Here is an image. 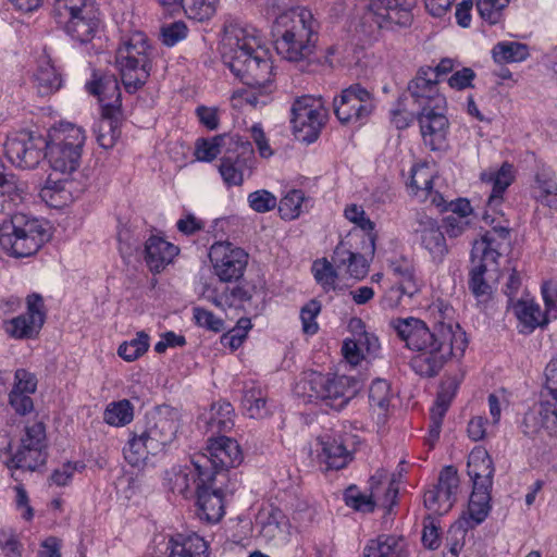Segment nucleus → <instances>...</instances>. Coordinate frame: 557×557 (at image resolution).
<instances>
[{
  "label": "nucleus",
  "instance_id": "f257e3e1",
  "mask_svg": "<svg viewBox=\"0 0 557 557\" xmlns=\"http://www.w3.org/2000/svg\"><path fill=\"white\" fill-rule=\"evenodd\" d=\"M222 59L231 72L251 89L246 101L253 107L265 104L272 92V62L260 32L236 20L226 21Z\"/></svg>",
  "mask_w": 557,
  "mask_h": 557
},
{
  "label": "nucleus",
  "instance_id": "f03ea898",
  "mask_svg": "<svg viewBox=\"0 0 557 557\" xmlns=\"http://www.w3.org/2000/svg\"><path fill=\"white\" fill-rule=\"evenodd\" d=\"M392 326L406 347L418 351L410 366L424 377L435 376L451 357H461L468 342L459 325L440 323L431 330L417 318L396 319Z\"/></svg>",
  "mask_w": 557,
  "mask_h": 557
},
{
  "label": "nucleus",
  "instance_id": "7ed1b4c3",
  "mask_svg": "<svg viewBox=\"0 0 557 557\" xmlns=\"http://www.w3.org/2000/svg\"><path fill=\"white\" fill-rule=\"evenodd\" d=\"M273 32L275 50L284 60L301 70H307L318 60L320 23L309 9L298 7L280 14Z\"/></svg>",
  "mask_w": 557,
  "mask_h": 557
},
{
  "label": "nucleus",
  "instance_id": "20e7f679",
  "mask_svg": "<svg viewBox=\"0 0 557 557\" xmlns=\"http://www.w3.org/2000/svg\"><path fill=\"white\" fill-rule=\"evenodd\" d=\"M152 57L153 49L141 32L133 33L116 49L115 63L128 94L136 92L147 83L152 69Z\"/></svg>",
  "mask_w": 557,
  "mask_h": 557
},
{
  "label": "nucleus",
  "instance_id": "39448f33",
  "mask_svg": "<svg viewBox=\"0 0 557 557\" xmlns=\"http://www.w3.org/2000/svg\"><path fill=\"white\" fill-rule=\"evenodd\" d=\"M49 238L45 224L25 213H14L0 224V246L15 258L36 253Z\"/></svg>",
  "mask_w": 557,
  "mask_h": 557
},
{
  "label": "nucleus",
  "instance_id": "423d86ee",
  "mask_svg": "<svg viewBox=\"0 0 557 557\" xmlns=\"http://www.w3.org/2000/svg\"><path fill=\"white\" fill-rule=\"evenodd\" d=\"M298 387L310 399L321 400L325 406L337 411L345 408L356 393L351 377L323 374L317 371L305 372Z\"/></svg>",
  "mask_w": 557,
  "mask_h": 557
},
{
  "label": "nucleus",
  "instance_id": "0eeeda50",
  "mask_svg": "<svg viewBox=\"0 0 557 557\" xmlns=\"http://www.w3.org/2000/svg\"><path fill=\"white\" fill-rule=\"evenodd\" d=\"M375 240L376 235H368L362 236V243H360L356 234H348L333 251L332 261L336 269L352 278H363L375 252Z\"/></svg>",
  "mask_w": 557,
  "mask_h": 557
},
{
  "label": "nucleus",
  "instance_id": "6e6552de",
  "mask_svg": "<svg viewBox=\"0 0 557 557\" xmlns=\"http://www.w3.org/2000/svg\"><path fill=\"white\" fill-rule=\"evenodd\" d=\"M243 454L238 443L230 437L221 436L211 440L207 453L196 455L193 463L200 470L201 479L215 481L220 472L238 466Z\"/></svg>",
  "mask_w": 557,
  "mask_h": 557
},
{
  "label": "nucleus",
  "instance_id": "1a4fd4ad",
  "mask_svg": "<svg viewBox=\"0 0 557 557\" xmlns=\"http://www.w3.org/2000/svg\"><path fill=\"white\" fill-rule=\"evenodd\" d=\"M46 425L41 420H28L21 436V444L11 458L12 467L35 471L47 460Z\"/></svg>",
  "mask_w": 557,
  "mask_h": 557
},
{
  "label": "nucleus",
  "instance_id": "9d476101",
  "mask_svg": "<svg viewBox=\"0 0 557 557\" xmlns=\"http://www.w3.org/2000/svg\"><path fill=\"white\" fill-rule=\"evenodd\" d=\"M290 123L298 139L313 143L326 121V110L322 98L304 96L292 106Z\"/></svg>",
  "mask_w": 557,
  "mask_h": 557
},
{
  "label": "nucleus",
  "instance_id": "9b49d317",
  "mask_svg": "<svg viewBox=\"0 0 557 557\" xmlns=\"http://www.w3.org/2000/svg\"><path fill=\"white\" fill-rule=\"evenodd\" d=\"M213 273L221 283H237L249 261L247 251L231 242H215L209 250Z\"/></svg>",
  "mask_w": 557,
  "mask_h": 557
},
{
  "label": "nucleus",
  "instance_id": "f8f14e48",
  "mask_svg": "<svg viewBox=\"0 0 557 557\" xmlns=\"http://www.w3.org/2000/svg\"><path fill=\"white\" fill-rule=\"evenodd\" d=\"M47 141L32 132L21 131L8 136L4 153L9 161L18 169H35L45 158Z\"/></svg>",
  "mask_w": 557,
  "mask_h": 557
},
{
  "label": "nucleus",
  "instance_id": "ddd939ff",
  "mask_svg": "<svg viewBox=\"0 0 557 557\" xmlns=\"http://www.w3.org/2000/svg\"><path fill=\"white\" fill-rule=\"evenodd\" d=\"M333 108L342 124L363 122L374 109V98L360 84H354L334 98Z\"/></svg>",
  "mask_w": 557,
  "mask_h": 557
},
{
  "label": "nucleus",
  "instance_id": "4468645a",
  "mask_svg": "<svg viewBox=\"0 0 557 557\" xmlns=\"http://www.w3.org/2000/svg\"><path fill=\"white\" fill-rule=\"evenodd\" d=\"M27 311L4 322V332L15 339L36 338L45 323L44 299L32 294L26 299Z\"/></svg>",
  "mask_w": 557,
  "mask_h": 557
},
{
  "label": "nucleus",
  "instance_id": "2eb2a0df",
  "mask_svg": "<svg viewBox=\"0 0 557 557\" xmlns=\"http://www.w3.org/2000/svg\"><path fill=\"white\" fill-rule=\"evenodd\" d=\"M235 147L228 148L221 158L219 172L228 187L240 186L244 183L245 171L253 162V149L249 140L237 137Z\"/></svg>",
  "mask_w": 557,
  "mask_h": 557
},
{
  "label": "nucleus",
  "instance_id": "dca6fc26",
  "mask_svg": "<svg viewBox=\"0 0 557 557\" xmlns=\"http://www.w3.org/2000/svg\"><path fill=\"white\" fill-rule=\"evenodd\" d=\"M459 487V476L454 466H446L438 475L437 484L425 492L424 506L437 515L448 512L455 500Z\"/></svg>",
  "mask_w": 557,
  "mask_h": 557
},
{
  "label": "nucleus",
  "instance_id": "f3484780",
  "mask_svg": "<svg viewBox=\"0 0 557 557\" xmlns=\"http://www.w3.org/2000/svg\"><path fill=\"white\" fill-rule=\"evenodd\" d=\"M414 5L416 0H367L364 9L366 16H371L379 27L384 22L407 26L411 23Z\"/></svg>",
  "mask_w": 557,
  "mask_h": 557
},
{
  "label": "nucleus",
  "instance_id": "a211bd4d",
  "mask_svg": "<svg viewBox=\"0 0 557 557\" xmlns=\"http://www.w3.org/2000/svg\"><path fill=\"white\" fill-rule=\"evenodd\" d=\"M177 429L178 423L173 414L157 411L148 416L146 428L141 432L152 456L163 451L174 441Z\"/></svg>",
  "mask_w": 557,
  "mask_h": 557
},
{
  "label": "nucleus",
  "instance_id": "6ab92c4d",
  "mask_svg": "<svg viewBox=\"0 0 557 557\" xmlns=\"http://www.w3.org/2000/svg\"><path fill=\"white\" fill-rule=\"evenodd\" d=\"M437 107H423L418 114L420 132L423 143L433 151L443 150L449 129L448 119L435 111Z\"/></svg>",
  "mask_w": 557,
  "mask_h": 557
},
{
  "label": "nucleus",
  "instance_id": "aec40b11",
  "mask_svg": "<svg viewBox=\"0 0 557 557\" xmlns=\"http://www.w3.org/2000/svg\"><path fill=\"white\" fill-rule=\"evenodd\" d=\"M318 446L317 460L323 471L341 470L352 460V453L342 435H322Z\"/></svg>",
  "mask_w": 557,
  "mask_h": 557
},
{
  "label": "nucleus",
  "instance_id": "412c9836",
  "mask_svg": "<svg viewBox=\"0 0 557 557\" xmlns=\"http://www.w3.org/2000/svg\"><path fill=\"white\" fill-rule=\"evenodd\" d=\"M438 79L431 66H422L418 70L417 75L408 84V92L414 102L423 109V107H440L445 102L444 97L438 92Z\"/></svg>",
  "mask_w": 557,
  "mask_h": 557
},
{
  "label": "nucleus",
  "instance_id": "4be33fe9",
  "mask_svg": "<svg viewBox=\"0 0 557 557\" xmlns=\"http://www.w3.org/2000/svg\"><path fill=\"white\" fill-rule=\"evenodd\" d=\"M200 296L223 310L226 308L244 309L252 297L250 290L243 285L218 286L211 283L202 285Z\"/></svg>",
  "mask_w": 557,
  "mask_h": 557
},
{
  "label": "nucleus",
  "instance_id": "5701e85b",
  "mask_svg": "<svg viewBox=\"0 0 557 557\" xmlns=\"http://www.w3.org/2000/svg\"><path fill=\"white\" fill-rule=\"evenodd\" d=\"M64 9L70 13L67 29L72 37L81 42L91 40L99 26V20L96 17L92 7H88L84 1V4L65 3Z\"/></svg>",
  "mask_w": 557,
  "mask_h": 557
},
{
  "label": "nucleus",
  "instance_id": "b1692460",
  "mask_svg": "<svg viewBox=\"0 0 557 557\" xmlns=\"http://www.w3.org/2000/svg\"><path fill=\"white\" fill-rule=\"evenodd\" d=\"M89 94L96 96L101 103V111L122 112L121 90L113 74H92V79L86 84Z\"/></svg>",
  "mask_w": 557,
  "mask_h": 557
},
{
  "label": "nucleus",
  "instance_id": "393cba45",
  "mask_svg": "<svg viewBox=\"0 0 557 557\" xmlns=\"http://www.w3.org/2000/svg\"><path fill=\"white\" fill-rule=\"evenodd\" d=\"M196 498L197 515L200 520L216 523L223 518L225 513L224 492L214 485V481L203 486L200 484Z\"/></svg>",
  "mask_w": 557,
  "mask_h": 557
},
{
  "label": "nucleus",
  "instance_id": "a878e982",
  "mask_svg": "<svg viewBox=\"0 0 557 557\" xmlns=\"http://www.w3.org/2000/svg\"><path fill=\"white\" fill-rule=\"evenodd\" d=\"M509 240L508 226L496 225L486 231L480 240L474 242L472 248V260L476 258L496 263L497 259L502 256L500 248Z\"/></svg>",
  "mask_w": 557,
  "mask_h": 557
},
{
  "label": "nucleus",
  "instance_id": "bb28decb",
  "mask_svg": "<svg viewBox=\"0 0 557 557\" xmlns=\"http://www.w3.org/2000/svg\"><path fill=\"white\" fill-rule=\"evenodd\" d=\"M481 180L491 186V193L487 199V210L498 212L503 203V194L513 181V166L504 163L498 170H490L481 174Z\"/></svg>",
  "mask_w": 557,
  "mask_h": 557
},
{
  "label": "nucleus",
  "instance_id": "cd10ccee",
  "mask_svg": "<svg viewBox=\"0 0 557 557\" xmlns=\"http://www.w3.org/2000/svg\"><path fill=\"white\" fill-rule=\"evenodd\" d=\"M145 261L150 271L159 273L178 253V248L159 236H150L145 244Z\"/></svg>",
  "mask_w": 557,
  "mask_h": 557
},
{
  "label": "nucleus",
  "instance_id": "c85d7f7f",
  "mask_svg": "<svg viewBox=\"0 0 557 557\" xmlns=\"http://www.w3.org/2000/svg\"><path fill=\"white\" fill-rule=\"evenodd\" d=\"M208 543L199 535L177 533L170 537L168 557H208Z\"/></svg>",
  "mask_w": 557,
  "mask_h": 557
},
{
  "label": "nucleus",
  "instance_id": "c756f323",
  "mask_svg": "<svg viewBox=\"0 0 557 557\" xmlns=\"http://www.w3.org/2000/svg\"><path fill=\"white\" fill-rule=\"evenodd\" d=\"M393 272L398 278V286L392 287L387 293L386 300L389 301V307L398 306L401 296L413 297L420 292L421 287L420 281L408 263L394 265Z\"/></svg>",
  "mask_w": 557,
  "mask_h": 557
},
{
  "label": "nucleus",
  "instance_id": "7c9ffc66",
  "mask_svg": "<svg viewBox=\"0 0 557 557\" xmlns=\"http://www.w3.org/2000/svg\"><path fill=\"white\" fill-rule=\"evenodd\" d=\"M363 554L364 557H408L409 552L403 536L381 534L368 542Z\"/></svg>",
  "mask_w": 557,
  "mask_h": 557
},
{
  "label": "nucleus",
  "instance_id": "2f4dec72",
  "mask_svg": "<svg viewBox=\"0 0 557 557\" xmlns=\"http://www.w3.org/2000/svg\"><path fill=\"white\" fill-rule=\"evenodd\" d=\"M386 480V473L383 470L376 471L370 479V495L361 493L356 486H349L345 492V503L348 507L361 511L372 512L375 508V499L379 496V485Z\"/></svg>",
  "mask_w": 557,
  "mask_h": 557
},
{
  "label": "nucleus",
  "instance_id": "473e14b6",
  "mask_svg": "<svg viewBox=\"0 0 557 557\" xmlns=\"http://www.w3.org/2000/svg\"><path fill=\"white\" fill-rule=\"evenodd\" d=\"M494 471L493 460L486 450L476 449L470 454L468 474L473 481L474 488H492Z\"/></svg>",
  "mask_w": 557,
  "mask_h": 557
},
{
  "label": "nucleus",
  "instance_id": "72a5a7b5",
  "mask_svg": "<svg viewBox=\"0 0 557 557\" xmlns=\"http://www.w3.org/2000/svg\"><path fill=\"white\" fill-rule=\"evenodd\" d=\"M45 157L48 158L49 163L53 171L63 174L73 173L81 162L82 154L69 147L54 141L47 143Z\"/></svg>",
  "mask_w": 557,
  "mask_h": 557
},
{
  "label": "nucleus",
  "instance_id": "f704fd0d",
  "mask_svg": "<svg viewBox=\"0 0 557 557\" xmlns=\"http://www.w3.org/2000/svg\"><path fill=\"white\" fill-rule=\"evenodd\" d=\"M530 422H533V428L525 430L527 434H533L544 429L549 435H557V400H545L541 403L536 413H527L524 416L527 428Z\"/></svg>",
  "mask_w": 557,
  "mask_h": 557
},
{
  "label": "nucleus",
  "instance_id": "c9c22d12",
  "mask_svg": "<svg viewBox=\"0 0 557 557\" xmlns=\"http://www.w3.org/2000/svg\"><path fill=\"white\" fill-rule=\"evenodd\" d=\"M242 406L245 413L252 419H262L270 413L267 393L256 382H247L243 389Z\"/></svg>",
  "mask_w": 557,
  "mask_h": 557
},
{
  "label": "nucleus",
  "instance_id": "e433bc0d",
  "mask_svg": "<svg viewBox=\"0 0 557 557\" xmlns=\"http://www.w3.org/2000/svg\"><path fill=\"white\" fill-rule=\"evenodd\" d=\"M191 465V468L185 467L180 469L169 480L172 492L183 495L185 498H188L194 493L197 494L198 486H200V484L203 486L212 481L201 479L202 475H200V470L197 469L193 462Z\"/></svg>",
  "mask_w": 557,
  "mask_h": 557
},
{
  "label": "nucleus",
  "instance_id": "4c0bfd02",
  "mask_svg": "<svg viewBox=\"0 0 557 557\" xmlns=\"http://www.w3.org/2000/svg\"><path fill=\"white\" fill-rule=\"evenodd\" d=\"M122 112L101 111V119L95 128L96 138L103 149L112 148L121 135Z\"/></svg>",
  "mask_w": 557,
  "mask_h": 557
},
{
  "label": "nucleus",
  "instance_id": "58836bf2",
  "mask_svg": "<svg viewBox=\"0 0 557 557\" xmlns=\"http://www.w3.org/2000/svg\"><path fill=\"white\" fill-rule=\"evenodd\" d=\"M34 86L40 96H48L61 87V77L47 57L38 61L34 73Z\"/></svg>",
  "mask_w": 557,
  "mask_h": 557
},
{
  "label": "nucleus",
  "instance_id": "ea45409f",
  "mask_svg": "<svg viewBox=\"0 0 557 557\" xmlns=\"http://www.w3.org/2000/svg\"><path fill=\"white\" fill-rule=\"evenodd\" d=\"M513 312L525 332H532L548 322L550 317L541 310L539 304L533 300H519L513 306Z\"/></svg>",
  "mask_w": 557,
  "mask_h": 557
},
{
  "label": "nucleus",
  "instance_id": "a19ab883",
  "mask_svg": "<svg viewBox=\"0 0 557 557\" xmlns=\"http://www.w3.org/2000/svg\"><path fill=\"white\" fill-rule=\"evenodd\" d=\"M27 185L20 181L17 176L8 172L5 166L0 164V198L2 206L8 203L10 208L22 202L26 193Z\"/></svg>",
  "mask_w": 557,
  "mask_h": 557
},
{
  "label": "nucleus",
  "instance_id": "79ce46f5",
  "mask_svg": "<svg viewBox=\"0 0 557 557\" xmlns=\"http://www.w3.org/2000/svg\"><path fill=\"white\" fill-rule=\"evenodd\" d=\"M491 490L490 487H485V490L483 487L480 491L473 487L467 511L469 516V521H467L468 527L473 528L482 523L488 516L492 508Z\"/></svg>",
  "mask_w": 557,
  "mask_h": 557
},
{
  "label": "nucleus",
  "instance_id": "37998d69",
  "mask_svg": "<svg viewBox=\"0 0 557 557\" xmlns=\"http://www.w3.org/2000/svg\"><path fill=\"white\" fill-rule=\"evenodd\" d=\"M238 136L218 135L210 139L199 138L196 143V157L199 161L210 162L220 153L222 147L234 148Z\"/></svg>",
  "mask_w": 557,
  "mask_h": 557
},
{
  "label": "nucleus",
  "instance_id": "c03bdc74",
  "mask_svg": "<svg viewBox=\"0 0 557 557\" xmlns=\"http://www.w3.org/2000/svg\"><path fill=\"white\" fill-rule=\"evenodd\" d=\"M284 518L283 512L277 508H263L257 516L256 527L262 537L271 541L282 533Z\"/></svg>",
  "mask_w": 557,
  "mask_h": 557
},
{
  "label": "nucleus",
  "instance_id": "a18cd8bd",
  "mask_svg": "<svg viewBox=\"0 0 557 557\" xmlns=\"http://www.w3.org/2000/svg\"><path fill=\"white\" fill-rule=\"evenodd\" d=\"M496 63H513L524 61L529 57V48L518 41H500L492 50Z\"/></svg>",
  "mask_w": 557,
  "mask_h": 557
},
{
  "label": "nucleus",
  "instance_id": "49530a36",
  "mask_svg": "<svg viewBox=\"0 0 557 557\" xmlns=\"http://www.w3.org/2000/svg\"><path fill=\"white\" fill-rule=\"evenodd\" d=\"M145 437L141 431L134 433L123 448L124 458L132 467L145 465L148 456L151 455V450Z\"/></svg>",
  "mask_w": 557,
  "mask_h": 557
},
{
  "label": "nucleus",
  "instance_id": "de8ad7c7",
  "mask_svg": "<svg viewBox=\"0 0 557 557\" xmlns=\"http://www.w3.org/2000/svg\"><path fill=\"white\" fill-rule=\"evenodd\" d=\"M85 132L82 127L72 123H62L60 128L52 136V141L62 144L70 149L82 154V148L85 143Z\"/></svg>",
  "mask_w": 557,
  "mask_h": 557
},
{
  "label": "nucleus",
  "instance_id": "09e8293b",
  "mask_svg": "<svg viewBox=\"0 0 557 557\" xmlns=\"http://www.w3.org/2000/svg\"><path fill=\"white\" fill-rule=\"evenodd\" d=\"M448 407L449 401L443 395H438L430 411L429 435L425 437V443L430 448H433L440 438L443 419Z\"/></svg>",
  "mask_w": 557,
  "mask_h": 557
},
{
  "label": "nucleus",
  "instance_id": "8fccbe9b",
  "mask_svg": "<svg viewBox=\"0 0 557 557\" xmlns=\"http://www.w3.org/2000/svg\"><path fill=\"white\" fill-rule=\"evenodd\" d=\"M220 0H181L186 16L197 22L210 20L216 12Z\"/></svg>",
  "mask_w": 557,
  "mask_h": 557
},
{
  "label": "nucleus",
  "instance_id": "3c124183",
  "mask_svg": "<svg viewBox=\"0 0 557 557\" xmlns=\"http://www.w3.org/2000/svg\"><path fill=\"white\" fill-rule=\"evenodd\" d=\"M490 264V262L479 259V263L469 273V289L475 298L483 301L487 300L492 293L491 285L484 278Z\"/></svg>",
  "mask_w": 557,
  "mask_h": 557
},
{
  "label": "nucleus",
  "instance_id": "603ef678",
  "mask_svg": "<svg viewBox=\"0 0 557 557\" xmlns=\"http://www.w3.org/2000/svg\"><path fill=\"white\" fill-rule=\"evenodd\" d=\"M133 417L134 408L127 399L109 404L103 412V420L113 426L125 425L133 420Z\"/></svg>",
  "mask_w": 557,
  "mask_h": 557
},
{
  "label": "nucleus",
  "instance_id": "864d4df0",
  "mask_svg": "<svg viewBox=\"0 0 557 557\" xmlns=\"http://www.w3.org/2000/svg\"><path fill=\"white\" fill-rule=\"evenodd\" d=\"M234 408L228 401H219L212 405L209 419L210 428L219 432H227L234 426Z\"/></svg>",
  "mask_w": 557,
  "mask_h": 557
},
{
  "label": "nucleus",
  "instance_id": "5fc2aeb1",
  "mask_svg": "<svg viewBox=\"0 0 557 557\" xmlns=\"http://www.w3.org/2000/svg\"><path fill=\"white\" fill-rule=\"evenodd\" d=\"M337 271L333 261L326 259L315 260L312 264L313 276L325 292L336 288Z\"/></svg>",
  "mask_w": 557,
  "mask_h": 557
},
{
  "label": "nucleus",
  "instance_id": "6e6d98bb",
  "mask_svg": "<svg viewBox=\"0 0 557 557\" xmlns=\"http://www.w3.org/2000/svg\"><path fill=\"white\" fill-rule=\"evenodd\" d=\"M433 173L426 164H417L411 168L409 187L413 195L422 197L433 189Z\"/></svg>",
  "mask_w": 557,
  "mask_h": 557
},
{
  "label": "nucleus",
  "instance_id": "4d7b16f0",
  "mask_svg": "<svg viewBox=\"0 0 557 557\" xmlns=\"http://www.w3.org/2000/svg\"><path fill=\"white\" fill-rule=\"evenodd\" d=\"M345 218L351 223L356 224L362 233L350 232L349 234H356L357 240L362 243V236L375 235L374 222H372L366 214L363 208L358 205L347 206L344 211Z\"/></svg>",
  "mask_w": 557,
  "mask_h": 557
},
{
  "label": "nucleus",
  "instance_id": "13d9d810",
  "mask_svg": "<svg viewBox=\"0 0 557 557\" xmlns=\"http://www.w3.org/2000/svg\"><path fill=\"white\" fill-rule=\"evenodd\" d=\"M421 245L430 252L434 261L441 262L447 253V245L444 234L438 225L420 237Z\"/></svg>",
  "mask_w": 557,
  "mask_h": 557
},
{
  "label": "nucleus",
  "instance_id": "bf43d9fd",
  "mask_svg": "<svg viewBox=\"0 0 557 557\" xmlns=\"http://www.w3.org/2000/svg\"><path fill=\"white\" fill-rule=\"evenodd\" d=\"M148 347L149 336L145 332H139L132 341L121 344L117 354L126 361H134L144 355Z\"/></svg>",
  "mask_w": 557,
  "mask_h": 557
},
{
  "label": "nucleus",
  "instance_id": "052dcab7",
  "mask_svg": "<svg viewBox=\"0 0 557 557\" xmlns=\"http://www.w3.org/2000/svg\"><path fill=\"white\" fill-rule=\"evenodd\" d=\"M509 2L510 0H476V10L485 22L494 25L502 21Z\"/></svg>",
  "mask_w": 557,
  "mask_h": 557
},
{
  "label": "nucleus",
  "instance_id": "680f3d73",
  "mask_svg": "<svg viewBox=\"0 0 557 557\" xmlns=\"http://www.w3.org/2000/svg\"><path fill=\"white\" fill-rule=\"evenodd\" d=\"M304 193L299 189L288 191L278 203V211L283 219L294 220L301 212V205L304 202Z\"/></svg>",
  "mask_w": 557,
  "mask_h": 557
},
{
  "label": "nucleus",
  "instance_id": "e2e57ef3",
  "mask_svg": "<svg viewBox=\"0 0 557 557\" xmlns=\"http://www.w3.org/2000/svg\"><path fill=\"white\" fill-rule=\"evenodd\" d=\"M250 329L251 322L249 319H239L232 330L221 336V344L224 347H228L232 351L236 350L243 345Z\"/></svg>",
  "mask_w": 557,
  "mask_h": 557
},
{
  "label": "nucleus",
  "instance_id": "0e129e2a",
  "mask_svg": "<svg viewBox=\"0 0 557 557\" xmlns=\"http://www.w3.org/2000/svg\"><path fill=\"white\" fill-rule=\"evenodd\" d=\"M369 400L373 408H377L381 412H385L391 401L389 384L385 380H374L370 385Z\"/></svg>",
  "mask_w": 557,
  "mask_h": 557
},
{
  "label": "nucleus",
  "instance_id": "69168bd1",
  "mask_svg": "<svg viewBox=\"0 0 557 557\" xmlns=\"http://www.w3.org/2000/svg\"><path fill=\"white\" fill-rule=\"evenodd\" d=\"M193 318L195 323L212 332H221L224 329V321L216 317L212 311L201 307L193 308Z\"/></svg>",
  "mask_w": 557,
  "mask_h": 557
},
{
  "label": "nucleus",
  "instance_id": "338daca9",
  "mask_svg": "<svg viewBox=\"0 0 557 557\" xmlns=\"http://www.w3.org/2000/svg\"><path fill=\"white\" fill-rule=\"evenodd\" d=\"M248 202L250 208L259 213L269 212L277 205L276 197L265 189L250 193L248 195Z\"/></svg>",
  "mask_w": 557,
  "mask_h": 557
},
{
  "label": "nucleus",
  "instance_id": "774afa93",
  "mask_svg": "<svg viewBox=\"0 0 557 557\" xmlns=\"http://www.w3.org/2000/svg\"><path fill=\"white\" fill-rule=\"evenodd\" d=\"M321 311V305L318 300H310L301 308L300 319L302 322V330L306 334L313 335L318 332V323L315 322L317 315Z\"/></svg>",
  "mask_w": 557,
  "mask_h": 557
}]
</instances>
